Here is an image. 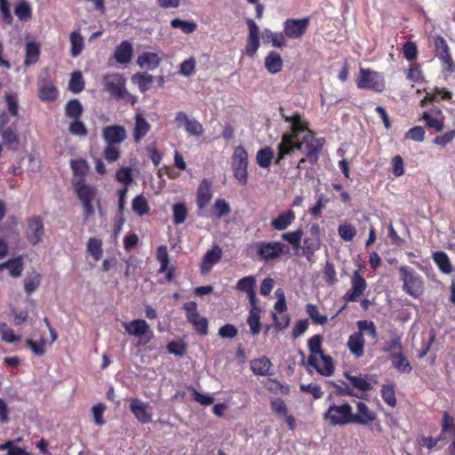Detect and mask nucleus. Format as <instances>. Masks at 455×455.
Segmentation results:
<instances>
[{"label":"nucleus","instance_id":"obj_1","mask_svg":"<svg viewBox=\"0 0 455 455\" xmlns=\"http://www.w3.org/2000/svg\"><path fill=\"white\" fill-rule=\"evenodd\" d=\"M328 407L323 414V419L331 427H344L353 424V407L341 399H328Z\"/></svg>","mask_w":455,"mask_h":455},{"label":"nucleus","instance_id":"obj_2","mask_svg":"<svg viewBox=\"0 0 455 455\" xmlns=\"http://www.w3.org/2000/svg\"><path fill=\"white\" fill-rule=\"evenodd\" d=\"M403 291L414 299L421 297L425 291V282L422 276L408 266L399 267Z\"/></svg>","mask_w":455,"mask_h":455},{"label":"nucleus","instance_id":"obj_3","mask_svg":"<svg viewBox=\"0 0 455 455\" xmlns=\"http://www.w3.org/2000/svg\"><path fill=\"white\" fill-rule=\"evenodd\" d=\"M355 81L357 88L361 90H370L380 93L386 89L383 74L369 68H360Z\"/></svg>","mask_w":455,"mask_h":455},{"label":"nucleus","instance_id":"obj_4","mask_svg":"<svg viewBox=\"0 0 455 455\" xmlns=\"http://www.w3.org/2000/svg\"><path fill=\"white\" fill-rule=\"evenodd\" d=\"M260 261L269 262L278 259L283 253L289 252L288 246L279 241L257 242L253 245Z\"/></svg>","mask_w":455,"mask_h":455},{"label":"nucleus","instance_id":"obj_5","mask_svg":"<svg viewBox=\"0 0 455 455\" xmlns=\"http://www.w3.org/2000/svg\"><path fill=\"white\" fill-rule=\"evenodd\" d=\"M248 154L243 146H237L231 157V169L235 179L242 186L248 182Z\"/></svg>","mask_w":455,"mask_h":455},{"label":"nucleus","instance_id":"obj_6","mask_svg":"<svg viewBox=\"0 0 455 455\" xmlns=\"http://www.w3.org/2000/svg\"><path fill=\"white\" fill-rule=\"evenodd\" d=\"M125 84V78L118 73L108 74L103 76L104 90L116 100L125 98L127 94Z\"/></svg>","mask_w":455,"mask_h":455},{"label":"nucleus","instance_id":"obj_7","mask_svg":"<svg viewBox=\"0 0 455 455\" xmlns=\"http://www.w3.org/2000/svg\"><path fill=\"white\" fill-rule=\"evenodd\" d=\"M309 25V17H304L301 19H287L283 24V29L285 37L289 39H300L306 35Z\"/></svg>","mask_w":455,"mask_h":455},{"label":"nucleus","instance_id":"obj_8","mask_svg":"<svg viewBox=\"0 0 455 455\" xmlns=\"http://www.w3.org/2000/svg\"><path fill=\"white\" fill-rule=\"evenodd\" d=\"M323 143L324 140L315 138L313 131L304 135V154L311 165L317 164Z\"/></svg>","mask_w":455,"mask_h":455},{"label":"nucleus","instance_id":"obj_9","mask_svg":"<svg viewBox=\"0 0 455 455\" xmlns=\"http://www.w3.org/2000/svg\"><path fill=\"white\" fill-rule=\"evenodd\" d=\"M75 190L83 204L85 218L88 219L94 214L92 202L96 196L95 189L81 180L75 184Z\"/></svg>","mask_w":455,"mask_h":455},{"label":"nucleus","instance_id":"obj_10","mask_svg":"<svg viewBox=\"0 0 455 455\" xmlns=\"http://www.w3.org/2000/svg\"><path fill=\"white\" fill-rule=\"evenodd\" d=\"M433 41L435 44V57L443 62L446 71L451 73L453 72L455 69V63L452 60L447 42L440 35L435 36L433 37Z\"/></svg>","mask_w":455,"mask_h":455},{"label":"nucleus","instance_id":"obj_11","mask_svg":"<svg viewBox=\"0 0 455 455\" xmlns=\"http://www.w3.org/2000/svg\"><path fill=\"white\" fill-rule=\"evenodd\" d=\"M367 288V283L359 271L355 270L351 276V289L343 296L346 303L355 302L360 299Z\"/></svg>","mask_w":455,"mask_h":455},{"label":"nucleus","instance_id":"obj_12","mask_svg":"<svg viewBox=\"0 0 455 455\" xmlns=\"http://www.w3.org/2000/svg\"><path fill=\"white\" fill-rule=\"evenodd\" d=\"M279 112L284 122L291 124V132L289 134L291 137H299L300 133H308V131H311L308 127V123L300 113L294 112L291 116H287L282 107H280Z\"/></svg>","mask_w":455,"mask_h":455},{"label":"nucleus","instance_id":"obj_13","mask_svg":"<svg viewBox=\"0 0 455 455\" xmlns=\"http://www.w3.org/2000/svg\"><path fill=\"white\" fill-rule=\"evenodd\" d=\"M422 120L427 128L432 129L436 132H441L444 129V115L438 107H432L422 114Z\"/></svg>","mask_w":455,"mask_h":455},{"label":"nucleus","instance_id":"obj_14","mask_svg":"<svg viewBox=\"0 0 455 455\" xmlns=\"http://www.w3.org/2000/svg\"><path fill=\"white\" fill-rule=\"evenodd\" d=\"M174 122L179 128L184 126L185 131L190 135L202 136L204 132L203 125L198 121L189 118L183 111L176 114Z\"/></svg>","mask_w":455,"mask_h":455},{"label":"nucleus","instance_id":"obj_15","mask_svg":"<svg viewBox=\"0 0 455 455\" xmlns=\"http://www.w3.org/2000/svg\"><path fill=\"white\" fill-rule=\"evenodd\" d=\"M321 363L315 355H309L307 357V364L312 366L319 374L330 377L334 372L333 361L331 355H322L319 356Z\"/></svg>","mask_w":455,"mask_h":455},{"label":"nucleus","instance_id":"obj_16","mask_svg":"<svg viewBox=\"0 0 455 455\" xmlns=\"http://www.w3.org/2000/svg\"><path fill=\"white\" fill-rule=\"evenodd\" d=\"M44 235V221L41 217L34 216L28 220L27 239L32 245L38 244Z\"/></svg>","mask_w":455,"mask_h":455},{"label":"nucleus","instance_id":"obj_17","mask_svg":"<svg viewBox=\"0 0 455 455\" xmlns=\"http://www.w3.org/2000/svg\"><path fill=\"white\" fill-rule=\"evenodd\" d=\"M127 138L126 130L123 125H108L102 130V139L107 144L119 145Z\"/></svg>","mask_w":455,"mask_h":455},{"label":"nucleus","instance_id":"obj_18","mask_svg":"<svg viewBox=\"0 0 455 455\" xmlns=\"http://www.w3.org/2000/svg\"><path fill=\"white\" fill-rule=\"evenodd\" d=\"M130 411L135 419L141 424L152 422V413L149 411V403L139 398L131 400Z\"/></svg>","mask_w":455,"mask_h":455},{"label":"nucleus","instance_id":"obj_19","mask_svg":"<svg viewBox=\"0 0 455 455\" xmlns=\"http://www.w3.org/2000/svg\"><path fill=\"white\" fill-rule=\"evenodd\" d=\"M356 412L353 411V424L369 425L371 424L377 418L376 413L371 411L369 406L363 402H357Z\"/></svg>","mask_w":455,"mask_h":455},{"label":"nucleus","instance_id":"obj_20","mask_svg":"<svg viewBox=\"0 0 455 455\" xmlns=\"http://www.w3.org/2000/svg\"><path fill=\"white\" fill-rule=\"evenodd\" d=\"M246 24L249 28V36L246 41L245 51L247 55L253 57L259 47V30L255 21L251 19H247Z\"/></svg>","mask_w":455,"mask_h":455},{"label":"nucleus","instance_id":"obj_21","mask_svg":"<svg viewBox=\"0 0 455 455\" xmlns=\"http://www.w3.org/2000/svg\"><path fill=\"white\" fill-rule=\"evenodd\" d=\"M256 279L253 275H247L238 280L235 289L238 291L245 292L249 299L251 307H254L257 302L256 299Z\"/></svg>","mask_w":455,"mask_h":455},{"label":"nucleus","instance_id":"obj_22","mask_svg":"<svg viewBox=\"0 0 455 455\" xmlns=\"http://www.w3.org/2000/svg\"><path fill=\"white\" fill-rule=\"evenodd\" d=\"M3 144L12 151H17L20 148V138L17 125L12 124L0 131Z\"/></svg>","mask_w":455,"mask_h":455},{"label":"nucleus","instance_id":"obj_23","mask_svg":"<svg viewBox=\"0 0 455 455\" xmlns=\"http://www.w3.org/2000/svg\"><path fill=\"white\" fill-rule=\"evenodd\" d=\"M151 129L150 124L141 113H137L134 116V127L132 130L133 140L140 143Z\"/></svg>","mask_w":455,"mask_h":455},{"label":"nucleus","instance_id":"obj_24","mask_svg":"<svg viewBox=\"0 0 455 455\" xmlns=\"http://www.w3.org/2000/svg\"><path fill=\"white\" fill-rule=\"evenodd\" d=\"M212 198V183L203 179L196 192V204L199 210L205 208Z\"/></svg>","mask_w":455,"mask_h":455},{"label":"nucleus","instance_id":"obj_25","mask_svg":"<svg viewBox=\"0 0 455 455\" xmlns=\"http://www.w3.org/2000/svg\"><path fill=\"white\" fill-rule=\"evenodd\" d=\"M222 251L218 245H215L212 247V250L207 251L200 265L201 273H209L212 270V267L220 261Z\"/></svg>","mask_w":455,"mask_h":455},{"label":"nucleus","instance_id":"obj_26","mask_svg":"<svg viewBox=\"0 0 455 455\" xmlns=\"http://www.w3.org/2000/svg\"><path fill=\"white\" fill-rule=\"evenodd\" d=\"M293 153L291 136L288 133H283L281 137V141L277 145V154L274 164L275 165H281L284 158L291 156Z\"/></svg>","mask_w":455,"mask_h":455},{"label":"nucleus","instance_id":"obj_27","mask_svg":"<svg viewBox=\"0 0 455 455\" xmlns=\"http://www.w3.org/2000/svg\"><path fill=\"white\" fill-rule=\"evenodd\" d=\"M133 48L132 44L124 40L118 44L114 52V58L119 64H127L132 60Z\"/></svg>","mask_w":455,"mask_h":455},{"label":"nucleus","instance_id":"obj_28","mask_svg":"<svg viewBox=\"0 0 455 455\" xmlns=\"http://www.w3.org/2000/svg\"><path fill=\"white\" fill-rule=\"evenodd\" d=\"M123 326L126 332L134 337H141L148 332H152L149 331L148 323L143 319H135L129 323H124Z\"/></svg>","mask_w":455,"mask_h":455},{"label":"nucleus","instance_id":"obj_29","mask_svg":"<svg viewBox=\"0 0 455 455\" xmlns=\"http://www.w3.org/2000/svg\"><path fill=\"white\" fill-rule=\"evenodd\" d=\"M295 218L296 215L292 210L283 212L271 220V228L278 231L285 230L291 225Z\"/></svg>","mask_w":455,"mask_h":455},{"label":"nucleus","instance_id":"obj_30","mask_svg":"<svg viewBox=\"0 0 455 455\" xmlns=\"http://www.w3.org/2000/svg\"><path fill=\"white\" fill-rule=\"evenodd\" d=\"M349 351L356 357H361L364 353V339L363 333L358 331L351 334L347 340Z\"/></svg>","mask_w":455,"mask_h":455},{"label":"nucleus","instance_id":"obj_31","mask_svg":"<svg viewBox=\"0 0 455 455\" xmlns=\"http://www.w3.org/2000/svg\"><path fill=\"white\" fill-rule=\"evenodd\" d=\"M451 432L453 440L449 446L451 455H455V421L448 411H444L442 417V432L440 435L443 436L445 433Z\"/></svg>","mask_w":455,"mask_h":455},{"label":"nucleus","instance_id":"obj_32","mask_svg":"<svg viewBox=\"0 0 455 455\" xmlns=\"http://www.w3.org/2000/svg\"><path fill=\"white\" fill-rule=\"evenodd\" d=\"M262 38L264 44L271 43L274 47L282 48L286 46V37L283 31L275 33L268 28H265L262 32Z\"/></svg>","mask_w":455,"mask_h":455},{"label":"nucleus","instance_id":"obj_33","mask_svg":"<svg viewBox=\"0 0 455 455\" xmlns=\"http://www.w3.org/2000/svg\"><path fill=\"white\" fill-rule=\"evenodd\" d=\"M327 383L334 387V390L328 395V399H339V397L343 395L360 397L354 393L353 388H351L345 381H342V385H339L331 380Z\"/></svg>","mask_w":455,"mask_h":455},{"label":"nucleus","instance_id":"obj_34","mask_svg":"<svg viewBox=\"0 0 455 455\" xmlns=\"http://www.w3.org/2000/svg\"><path fill=\"white\" fill-rule=\"evenodd\" d=\"M137 62L140 68L153 70L160 65L161 58L156 52H147L138 57Z\"/></svg>","mask_w":455,"mask_h":455},{"label":"nucleus","instance_id":"obj_35","mask_svg":"<svg viewBox=\"0 0 455 455\" xmlns=\"http://www.w3.org/2000/svg\"><path fill=\"white\" fill-rule=\"evenodd\" d=\"M432 258L438 269L443 274L449 275L452 272V264L449 256L444 251H435L433 253Z\"/></svg>","mask_w":455,"mask_h":455},{"label":"nucleus","instance_id":"obj_36","mask_svg":"<svg viewBox=\"0 0 455 455\" xmlns=\"http://www.w3.org/2000/svg\"><path fill=\"white\" fill-rule=\"evenodd\" d=\"M283 66L281 55L276 52H270L265 58V67L271 74L279 73Z\"/></svg>","mask_w":455,"mask_h":455},{"label":"nucleus","instance_id":"obj_37","mask_svg":"<svg viewBox=\"0 0 455 455\" xmlns=\"http://www.w3.org/2000/svg\"><path fill=\"white\" fill-rule=\"evenodd\" d=\"M65 116L70 119L82 118L84 114V107L79 100H69L65 105Z\"/></svg>","mask_w":455,"mask_h":455},{"label":"nucleus","instance_id":"obj_38","mask_svg":"<svg viewBox=\"0 0 455 455\" xmlns=\"http://www.w3.org/2000/svg\"><path fill=\"white\" fill-rule=\"evenodd\" d=\"M272 363L267 356L254 359L251 362V369L256 375L266 376L268 374Z\"/></svg>","mask_w":455,"mask_h":455},{"label":"nucleus","instance_id":"obj_39","mask_svg":"<svg viewBox=\"0 0 455 455\" xmlns=\"http://www.w3.org/2000/svg\"><path fill=\"white\" fill-rule=\"evenodd\" d=\"M42 281V275L36 271L28 273L24 278V290L28 295H30L37 290Z\"/></svg>","mask_w":455,"mask_h":455},{"label":"nucleus","instance_id":"obj_40","mask_svg":"<svg viewBox=\"0 0 455 455\" xmlns=\"http://www.w3.org/2000/svg\"><path fill=\"white\" fill-rule=\"evenodd\" d=\"M390 359L394 368L396 369L399 372L410 373L412 371V367L410 362L408 361V359L406 358L403 352L393 353L392 357Z\"/></svg>","mask_w":455,"mask_h":455},{"label":"nucleus","instance_id":"obj_41","mask_svg":"<svg viewBox=\"0 0 455 455\" xmlns=\"http://www.w3.org/2000/svg\"><path fill=\"white\" fill-rule=\"evenodd\" d=\"M275 157V153L272 148L265 147L258 150L256 154V161L259 167L268 168Z\"/></svg>","mask_w":455,"mask_h":455},{"label":"nucleus","instance_id":"obj_42","mask_svg":"<svg viewBox=\"0 0 455 455\" xmlns=\"http://www.w3.org/2000/svg\"><path fill=\"white\" fill-rule=\"evenodd\" d=\"M59 95L58 89L52 83H44L40 85L38 97L43 101H53Z\"/></svg>","mask_w":455,"mask_h":455},{"label":"nucleus","instance_id":"obj_43","mask_svg":"<svg viewBox=\"0 0 455 455\" xmlns=\"http://www.w3.org/2000/svg\"><path fill=\"white\" fill-rule=\"evenodd\" d=\"M247 323L250 326L251 333L253 336L259 333L261 330L260 315L259 310L256 307V305L251 307L247 318Z\"/></svg>","mask_w":455,"mask_h":455},{"label":"nucleus","instance_id":"obj_44","mask_svg":"<svg viewBox=\"0 0 455 455\" xmlns=\"http://www.w3.org/2000/svg\"><path fill=\"white\" fill-rule=\"evenodd\" d=\"M321 239H316L311 236L304 238L302 251L307 259H310L314 256L315 252L321 248Z\"/></svg>","mask_w":455,"mask_h":455},{"label":"nucleus","instance_id":"obj_45","mask_svg":"<svg viewBox=\"0 0 455 455\" xmlns=\"http://www.w3.org/2000/svg\"><path fill=\"white\" fill-rule=\"evenodd\" d=\"M40 56L39 45L36 43L30 42L26 44V53L24 65L30 66L37 62Z\"/></svg>","mask_w":455,"mask_h":455},{"label":"nucleus","instance_id":"obj_46","mask_svg":"<svg viewBox=\"0 0 455 455\" xmlns=\"http://www.w3.org/2000/svg\"><path fill=\"white\" fill-rule=\"evenodd\" d=\"M153 79V76L148 73H137L132 77V82L138 84L141 92H145L151 88Z\"/></svg>","mask_w":455,"mask_h":455},{"label":"nucleus","instance_id":"obj_47","mask_svg":"<svg viewBox=\"0 0 455 455\" xmlns=\"http://www.w3.org/2000/svg\"><path fill=\"white\" fill-rule=\"evenodd\" d=\"M14 14L21 21H28L32 18V8L26 1H20L14 6Z\"/></svg>","mask_w":455,"mask_h":455},{"label":"nucleus","instance_id":"obj_48","mask_svg":"<svg viewBox=\"0 0 455 455\" xmlns=\"http://www.w3.org/2000/svg\"><path fill=\"white\" fill-rule=\"evenodd\" d=\"M8 268L10 275L12 277H18L21 275L23 271V262L20 258H16L12 259H9L8 261L4 263L0 264V270L3 268Z\"/></svg>","mask_w":455,"mask_h":455},{"label":"nucleus","instance_id":"obj_49","mask_svg":"<svg viewBox=\"0 0 455 455\" xmlns=\"http://www.w3.org/2000/svg\"><path fill=\"white\" fill-rule=\"evenodd\" d=\"M380 395L383 401L391 408L396 406L397 401L395 396V386L393 384L383 385L380 389Z\"/></svg>","mask_w":455,"mask_h":455},{"label":"nucleus","instance_id":"obj_50","mask_svg":"<svg viewBox=\"0 0 455 455\" xmlns=\"http://www.w3.org/2000/svg\"><path fill=\"white\" fill-rule=\"evenodd\" d=\"M344 376L351 382L353 387L358 389L359 391L367 392L372 389L371 384L367 379L360 376H354L349 372H345Z\"/></svg>","mask_w":455,"mask_h":455},{"label":"nucleus","instance_id":"obj_51","mask_svg":"<svg viewBox=\"0 0 455 455\" xmlns=\"http://www.w3.org/2000/svg\"><path fill=\"white\" fill-rule=\"evenodd\" d=\"M84 89V80L81 71L76 70L71 74L68 90L73 93H80Z\"/></svg>","mask_w":455,"mask_h":455},{"label":"nucleus","instance_id":"obj_52","mask_svg":"<svg viewBox=\"0 0 455 455\" xmlns=\"http://www.w3.org/2000/svg\"><path fill=\"white\" fill-rule=\"evenodd\" d=\"M69 40L71 44L70 54L76 58L81 54L84 49V38L79 32L73 31L70 34Z\"/></svg>","mask_w":455,"mask_h":455},{"label":"nucleus","instance_id":"obj_53","mask_svg":"<svg viewBox=\"0 0 455 455\" xmlns=\"http://www.w3.org/2000/svg\"><path fill=\"white\" fill-rule=\"evenodd\" d=\"M132 208L139 216L146 215L150 211L148 201L143 195L136 196L132 199Z\"/></svg>","mask_w":455,"mask_h":455},{"label":"nucleus","instance_id":"obj_54","mask_svg":"<svg viewBox=\"0 0 455 455\" xmlns=\"http://www.w3.org/2000/svg\"><path fill=\"white\" fill-rule=\"evenodd\" d=\"M173 219L172 221L175 225H180L185 222L188 217V208L185 204L178 203L172 205Z\"/></svg>","mask_w":455,"mask_h":455},{"label":"nucleus","instance_id":"obj_55","mask_svg":"<svg viewBox=\"0 0 455 455\" xmlns=\"http://www.w3.org/2000/svg\"><path fill=\"white\" fill-rule=\"evenodd\" d=\"M87 251L92 256L94 260H100L103 254L101 240L91 237L87 243Z\"/></svg>","mask_w":455,"mask_h":455},{"label":"nucleus","instance_id":"obj_56","mask_svg":"<svg viewBox=\"0 0 455 455\" xmlns=\"http://www.w3.org/2000/svg\"><path fill=\"white\" fill-rule=\"evenodd\" d=\"M306 312L315 324L323 325L327 323L328 318L319 313L318 307L311 303L306 305Z\"/></svg>","mask_w":455,"mask_h":455},{"label":"nucleus","instance_id":"obj_57","mask_svg":"<svg viewBox=\"0 0 455 455\" xmlns=\"http://www.w3.org/2000/svg\"><path fill=\"white\" fill-rule=\"evenodd\" d=\"M184 310L186 311V317L189 323H193L201 320L204 316L200 315L197 311V304L195 301H189L184 304Z\"/></svg>","mask_w":455,"mask_h":455},{"label":"nucleus","instance_id":"obj_58","mask_svg":"<svg viewBox=\"0 0 455 455\" xmlns=\"http://www.w3.org/2000/svg\"><path fill=\"white\" fill-rule=\"evenodd\" d=\"M323 337L319 334L314 335L307 340V347L310 352V355H315L317 356H322L324 355L322 349Z\"/></svg>","mask_w":455,"mask_h":455},{"label":"nucleus","instance_id":"obj_59","mask_svg":"<svg viewBox=\"0 0 455 455\" xmlns=\"http://www.w3.org/2000/svg\"><path fill=\"white\" fill-rule=\"evenodd\" d=\"M264 387L271 393L278 395H287L290 391L287 386H283L278 380L274 379H267L264 382Z\"/></svg>","mask_w":455,"mask_h":455},{"label":"nucleus","instance_id":"obj_60","mask_svg":"<svg viewBox=\"0 0 455 455\" xmlns=\"http://www.w3.org/2000/svg\"><path fill=\"white\" fill-rule=\"evenodd\" d=\"M406 78L413 83H422L425 81L423 71L419 63H412L406 74Z\"/></svg>","mask_w":455,"mask_h":455},{"label":"nucleus","instance_id":"obj_61","mask_svg":"<svg viewBox=\"0 0 455 455\" xmlns=\"http://www.w3.org/2000/svg\"><path fill=\"white\" fill-rule=\"evenodd\" d=\"M68 125V132L75 136L84 137L88 134L87 128L81 118L72 119Z\"/></svg>","mask_w":455,"mask_h":455},{"label":"nucleus","instance_id":"obj_62","mask_svg":"<svg viewBox=\"0 0 455 455\" xmlns=\"http://www.w3.org/2000/svg\"><path fill=\"white\" fill-rule=\"evenodd\" d=\"M302 235V229L298 228L297 230L282 234L281 237L283 241L291 244L293 248H299L300 246Z\"/></svg>","mask_w":455,"mask_h":455},{"label":"nucleus","instance_id":"obj_63","mask_svg":"<svg viewBox=\"0 0 455 455\" xmlns=\"http://www.w3.org/2000/svg\"><path fill=\"white\" fill-rule=\"evenodd\" d=\"M4 100L10 116H18L20 106L17 95L15 93H6L4 96Z\"/></svg>","mask_w":455,"mask_h":455},{"label":"nucleus","instance_id":"obj_64","mask_svg":"<svg viewBox=\"0 0 455 455\" xmlns=\"http://www.w3.org/2000/svg\"><path fill=\"white\" fill-rule=\"evenodd\" d=\"M339 235L345 242H351L356 235V229L351 224H341L338 228Z\"/></svg>","mask_w":455,"mask_h":455}]
</instances>
